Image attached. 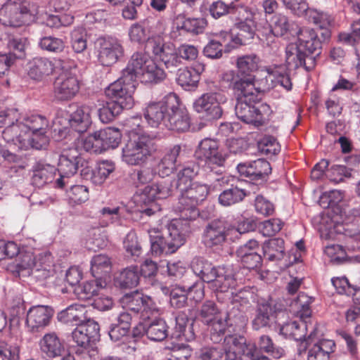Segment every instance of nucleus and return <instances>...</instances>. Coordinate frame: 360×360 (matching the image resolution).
<instances>
[{"label": "nucleus", "mask_w": 360, "mask_h": 360, "mask_svg": "<svg viewBox=\"0 0 360 360\" xmlns=\"http://www.w3.org/2000/svg\"><path fill=\"white\" fill-rule=\"evenodd\" d=\"M313 301L314 299L304 292L299 293L292 307L300 320L290 321L283 325L280 328V333L282 335L296 341L304 340L309 344L316 330V326L309 321L312 312L310 306Z\"/></svg>", "instance_id": "nucleus-1"}, {"label": "nucleus", "mask_w": 360, "mask_h": 360, "mask_svg": "<svg viewBox=\"0 0 360 360\" xmlns=\"http://www.w3.org/2000/svg\"><path fill=\"white\" fill-rule=\"evenodd\" d=\"M194 274L203 282L210 283V288L217 292H224L236 287V279L224 267L214 266L202 257H195L191 262Z\"/></svg>", "instance_id": "nucleus-2"}, {"label": "nucleus", "mask_w": 360, "mask_h": 360, "mask_svg": "<svg viewBox=\"0 0 360 360\" xmlns=\"http://www.w3.org/2000/svg\"><path fill=\"white\" fill-rule=\"evenodd\" d=\"M37 14V8L27 0H6L0 8V23L20 27L34 21Z\"/></svg>", "instance_id": "nucleus-3"}, {"label": "nucleus", "mask_w": 360, "mask_h": 360, "mask_svg": "<svg viewBox=\"0 0 360 360\" xmlns=\"http://www.w3.org/2000/svg\"><path fill=\"white\" fill-rule=\"evenodd\" d=\"M258 91L255 88V96H249L246 94L237 95V103L235 112L237 117L246 124L255 127L262 126L269 120L272 113L270 105L260 103L252 104L257 101Z\"/></svg>", "instance_id": "nucleus-4"}, {"label": "nucleus", "mask_w": 360, "mask_h": 360, "mask_svg": "<svg viewBox=\"0 0 360 360\" xmlns=\"http://www.w3.org/2000/svg\"><path fill=\"white\" fill-rule=\"evenodd\" d=\"M155 150L148 136H132L122 148V160L128 165H141L148 161Z\"/></svg>", "instance_id": "nucleus-5"}, {"label": "nucleus", "mask_w": 360, "mask_h": 360, "mask_svg": "<svg viewBox=\"0 0 360 360\" xmlns=\"http://www.w3.org/2000/svg\"><path fill=\"white\" fill-rule=\"evenodd\" d=\"M208 193L209 188L206 184L193 183L181 191L176 211L183 219L194 220L199 215L196 206L206 199Z\"/></svg>", "instance_id": "nucleus-6"}, {"label": "nucleus", "mask_w": 360, "mask_h": 360, "mask_svg": "<svg viewBox=\"0 0 360 360\" xmlns=\"http://www.w3.org/2000/svg\"><path fill=\"white\" fill-rule=\"evenodd\" d=\"M122 134L118 129L106 127L89 134L83 141L84 149L90 153H101L118 147Z\"/></svg>", "instance_id": "nucleus-7"}, {"label": "nucleus", "mask_w": 360, "mask_h": 360, "mask_svg": "<svg viewBox=\"0 0 360 360\" xmlns=\"http://www.w3.org/2000/svg\"><path fill=\"white\" fill-rule=\"evenodd\" d=\"M122 307L134 314L140 315L143 321H148L152 317L160 316V309L149 296L144 295L139 291L126 294L121 300Z\"/></svg>", "instance_id": "nucleus-8"}, {"label": "nucleus", "mask_w": 360, "mask_h": 360, "mask_svg": "<svg viewBox=\"0 0 360 360\" xmlns=\"http://www.w3.org/2000/svg\"><path fill=\"white\" fill-rule=\"evenodd\" d=\"M174 188L169 179H161L150 185L146 186L140 191L139 196L143 204L149 205L148 207L141 210V213L147 216H152L160 209L155 203L156 200L165 199L173 193Z\"/></svg>", "instance_id": "nucleus-9"}, {"label": "nucleus", "mask_w": 360, "mask_h": 360, "mask_svg": "<svg viewBox=\"0 0 360 360\" xmlns=\"http://www.w3.org/2000/svg\"><path fill=\"white\" fill-rule=\"evenodd\" d=\"M125 76L122 72L121 77L105 88V94L123 108L131 109L134 104L133 94L136 89V84Z\"/></svg>", "instance_id": "nucleus-10"}, {"label": "nucleus", "mask_w": 360, "mask_h": 360, "mask_svg": "<svg viewBox=\"0 0 360 360\" xmlns=\"http://www.w3.org/2000/svg\"><path fill=\"white\" fill-rule=\"evenodd\" d=\"M198 319L204 324L211 326L214 333H217L218 336L224 334L229 325L228 313L221 311L212 300L202 303L198 310Z\"/></svg>", "instance_id": "nucleus-11"}, {"label": "nucleus", "mask_w": 360, "mask_h": 360, "mask_svg": "<svg viewBox=\"0 0 360 360\" xmlns=\"http://www.w3.org/2000/svg\"><path fill=\"white\" fill-rule=\"evenodd\" d=\"M86 163L76 148L63 150L60 155L58 171L60 177L56 181V186L63 188L68 184L66 179L75 174L80 167Z\"/></svg>", "instance_id": "nucleus-12"}, {"label": "nucleus", "mask_w": 360, "mask_h": 360, "mask_svg": "<svg viewBox=\"0 0 360 360\" xmlns=\"http://www.w3.org/2000/svg\"><path fill=\"white\" fill-rule=\"evenodd\" d=\"M30 136V146L37 150L47 146L49 139L47 132L50 129L49 120L41 115H32L22 120Z\"/></svg>", "instance_id": "nucleus-13"}, {"label": "nucleus", "mask_w": 360, "mask_h": 360, "mask_svg": "<svg viewBox=\"0 0 360 360\" xmlns=\"http://www.w3.org/2000/svg\"><path fill=\"white\" fill-rule=\"evenodd\" d=\"M66 60L60 58L36 57L27 64V75L34 80L41 81L57 70H66Z\"/></svg>", "instance_id": "nucleus-14"}, {"label": "nucleus", "mask_w": 360, "mask_h": 360, "mask_svg": "<svg viewBox=\"0 0 360 360\" xmlns=\"http://www.w3.org/2000/svg\"><path fill=\"white\" fill-rule=\"evenodd\" d=\"M225 101V96L220 93H205L195 101L193 108L205 119L217 120L222 115L221 103Z\"/></svg>", "instance_id": "nucleus-15"}, {"label": "nucleus", "mask_w": 360, "mask_h": 360, "mask_svg": "<svg viewBox=\"0 0 360 360\" xmlns=\"http://www.w3.org/2000/svg\"><path fill=\"white\" fill-rule=\"evenodd\" d=\"M176 103V95L170 94L159 101L150 102L144 110V117L148 124L152 127H158L162 124L171 108Z\"/></svg>", "instance_id": "nucleus-16"}, {"label": "nucleus", "mask_w": 360, "mask_h": 360, "mask_svg": "<svg viewBox=\"0 0 360 360\" xmlns=\"http://www.w3.org/2000/svg\"><path fill=\"white\" fill-rule=\"evenodd\" d=\"M98 60L103 66L115 64L124 55L120 41L114 37H100L96 41Z\"/></svg>", "instance_id": "nucleus-17"}, {"label": "nucleus", "mask_w": 360, "mask_h": 360, "mask_svg": "<svg viewBox=\"0 0 360 360\" xmlns=\"http://www.w3.org/2000/svg\"><path fill=\"white\" fill-rule=\"evenodd\" d=\"M194 156L198 160L217 166H223L227 158V155L219 150L218 141L210 138H205L200 141Z\"/></svg>", "instance_id": "nucleus-18"}, {"label": "nucleus", "mask_w": 360, "mask_h": 360, "mask_svg": "<svg viewBox=\"0 0 360 360\" xmlns=\"http://www.w3.org/2000/svg\"><path fill=\"white\" fill-rule=\"evenodd\" d=\"M80 89V83L75 75L64 72L53 84L55 97L59 101H70L75 98Z\"/></svg>", "instance_id": "nucleus-19"}, {"label": "nucleus", "mask_w": 360, "mask_h": 360, "mask_svg": "<svg viewBox=\"0 0 360 360\" xmlns=\"http://www.w3.org/2000/svg\"><path fill=\"white\" fill-rule=\"evenodd\" d=\"M285 64L290 69L302 67L310 71L316 66V57L309 55L297 44L290 43L285 47Z\"/></svg>", "instance_id": "nucleus-20"}, {"label": "nucleus", "mask_w": 360, "mask_h": 360, "mask_svg": "<svg viewBox=\"0 0 360 360\" xmlns=\"http://www.w3.org/2000/svg\"><path fill=\"white\" fill-rule=\"evenodd\" d=\"M255 15L256 13L254 9L234 15L238 21L236 23V27L239 32L235 38L232 37L231 41L236 44L243 45L253 39L256 30Z\"/></svg>", "instance_id": "nucleus-21"}, {"label": "nucleus", "mask_w": 360, "mask_h": 360, "mask_svg": "<svg viewBox=\"0 0 360 360\" xmlns=\"http://www.w3.org/2000/svg\"><path fill=\"white\" fill-rule=\"evenodd\" d=\"M229 231L228 224L225 220H212L204 229L202 241L210 248L222 245L226 240Z\"/></svg>", "instance_id": "nucleus-22"}, {"label": "nucleus", "mask_w": 360, "mask_h": 360, "mask_svg": "<svg viewBox=\"0 0 360 360\" xmlns=\"http://www.w3.org/2000/svg\"><path fill=\"white\" fill-rule=\"evenodd\" d=\"M171 221L167 226V235L164 236L170 251L175 252L186 241V235L189 231L190 219H184L181 217Z\"/></svg>", "instance_id": "nucleus-23"}, {"label": "nucleus", "mask_w": 360, "mask_h": 360, "mask_svg": "<svg viewBox=\"0 0 360 360\" xmlns=\"http://www.w3.org/2000/svg\"><path fill=\"white\" fill-rule=\"evenodd\" d=\"M53 313L49 306H33L27 313L26 325L32 332H37L50 323Z\"/></svg>", "instance_id": "nucleus-24"}, {"label": "nucleus", "mask_w": 360, "mask_h": 360, "mask_svg": "<svg viewBox=\"0 0 360 360\" xmlns=\"http://www.w3.org/2000/svg\"><path fill=\"white\" fill-rule=\"evenodd\" d=\"M2 137L7 143L15 145L19 149L30 146V136L23 121H15L9 124L2 131Z\"/></svg>", "instance_id": "nucleus-25"}, {"label": "nucleus", "mask_w": 360, "mask_h": 360, "mask_svg": "<svg viewBox=\"0 0 360 360\" xmlns=\"http://www.w3.org/2000/svg\"><path fill=\"white\" fill-rule=\"evenodd\" d=\"M237 169L241 176L249 178L252 181H263L271 172L270 163L264 159L240 163Z\"/></svg>", "instance_id": "nucleus-26"}, {"label": "nucleus", "mask_w": 360, "mask_h": 360, "mask_svg": "<svg viewBox=\"0 0 360 360\" xmlns=\"http://www.w3.org/2000/svg\"><path fill=\"white\" fill-rule=\"evenodd\" d=\"M165 127L169 130L178 132L187 131L190 127V118L186 108L180 104L176 96V103L171 108L165 120Z\"/></svg>", "instance_id": "nucleus-27"}, {"label": "nucleus", "mask_w": 360, "mask_h": 360, "mask_svg": "<svg viewBox=\"0 0 360 360\" xmlns=\"http://www.w3.org/2000/svg\"><path fill=\"white\" fill-rule=\"evenodd\" d=\"M319 32L310 27H302L297 32V44L309 55L316 58L321 53L322 42L319 37Z\"/></svg>", "instance_id": "nucleus-28"}, {"label": "nucleus", "mask_w": 360, "mask_h": 360, "mask_svg": "<svg viewBox=\"0 0 360 360\" xmlns=\"http://www.w3.org/2000/svg\"><path fill=\"white\" fill-rule=\"evenodd\" d=\"M99 325L94 320H88L86 322L79 324L72 333V338L74 342L82 348H86L91 340L99 334Z\"/></svg>", "instance_id": "nucleus-29"}, {"label": "nucleus", "mask_w": 360, "mask_h": 360, "mask_svg": "<svg viewBox=\"0 0 360 360\" xmlns=\"http://www.w3.org/2000/svg\"><path fill=\"white\" fill-rule=\"evenodd\" d=\"M224 341L226 343L224 354H226V356L235 354L240 358L255 356L257 352L255 345L247 344L243 336L230 335L226 337Z\"/></svg>", "instance_id": "nucleus-30"}, {"label": "nucleus", "mask_w": 360, "mask_h": 360, "mask_svg": "<svg viewBox=\"0 0 360 360\" xmlns=\"http://www.w3.org/2000/svg\"><path fill=\"white\" fill-rule=\"evenodd\" d=\"M222 80L230 83V86L236 95L245 93L249 96H255V86L253 78H242L238 72L235 73L231 70L223 74Z\"/></svg>", "instance_id": "nucleus-31"}, {"label": "nucleus", "mask_w": 360, "mask_h": 360, "mask_svg": "<svg viewBox=\"0 0 360 360\" xmlns=\"http://www.w3.org/2000/svg\"><path fill=\"white\" fill-rule=\"evenodd\" d=\"M129 331L127 328L112 323L108 332L110 340L127 354H132L136 351V343L133 338H130Z\"/></svg>", "instance_id": "nucleus-32"}, {"label": "nucleus", "mask_w": 360, "mask_h": 360, "mask_svg": "<svg viewBox=\"0 0 360 360\" xmlns=\"http://www.w3.org/2000/svg\"><path fill=\"white\" fill-rule=\"evenodd\" d=\"M70 127L78 133H84L88 130L92 123L91 108L82 105L72 112L68 119Z\"/></svg>", "instance_id": "nucleus-33"}, {"label": "nucleus", "mask_w": 360, "mask_h": 360, "mask_svg": "<svg viewBox=\"0 0 360 360\" xmlns=\"http://www.w3.org/2000/svg\"><path fill=\"white\" fill-rule=\"evenodd\" d=\"M151 59L146 53L136 52L131 56L127 67L122 72L125 74V77H129V80L136 82V79H139L141 74L145 72L146 65Z\"/></svg>", "instance_id": "nucleus-34"}, {"label": "nucleus", "mask_w": 360, "mask_h": 360, "mask_svg": "<svg viewBox=\"0 0 360 360\" xmlns=\"http://www.w3.org/2000/svg\"><path fill=\"white\" fill-rule=\"evenodd\" d=\"M181 146L174 145L169 148L157 165L158 174L164 178L172 174L176 169L177 159L180 156Z\"/></svg>", "instance_id": "nucleus-35"}, {"label": "nucleus", "mask_w": 360, "mask_h": 360, "mask_svg": "<svg viewBox=\"0 0 360 360\" xmlns=\"http://www.w3.org/2000/svg\"><path fill=\"white\" fill-rule=\"evenodd\" d=\"M205 21L202 18H186L184 15H178L174 20V29L181 33H202L204 29ZM172 37H177L176 31H172Z\"/></svg>", "instance_id": "nucleus-36"}, {"label": "nucleus", "mask_w": 360, "mask_h": 360, "mask_svg": "<svg viewBox=\"0 0 360 360\" xmlns=\"http://www.w3.org/2000/svg\"><path fill=\"white\" fill-rule=\"evenodd\" d=\"M56 168L49 164L37 162L32 169V184L37 188L51 183L56 174Z\"/></svg>", "instance_id": "nucleus-37"}, {"label": "nucleus", "mask_w": 360, "mask_h": 360, "mask_svg": "<svg viewBox=\"0 0 360 360\" xmlns=\"http://www.w3.org/2000/svg\"><path fill=\"white\" fill-rule=\"evenodd\" d=\"M86 311L84 304L75 303L60 311L57 318L59 321L64 323L79 326L84 321Z\"/></svg>", "instance_id": "nucleus-38"}, {"label": "nucleus", "mask_w": 360, "mask_h": 360, "mask_svg": "<svg viewBox=\"0 0 360 360\" xmlns=\"http://www.w3.org/2000/svg\"><path fill=\"white\" fill-rule=\"evenodd\" d=\"M335 343L332 340H321L309 348L307 360H329L335 350Z\"/></svg>", "instance_id": "nucleus-39"}, {"label": "nucleus", "mask_w": 360, "mask_h": 360, "mask_svg": "<svg viewBox=\"0 0 360 360\" xmlns=\"http://www.w3.org/2000/svg\"><path fill=\"white\" fill-rule=\"evenodd\" d=\"M259 57L255 53H250L238 56L236 65L242 78L252 77L255 80L252 73L259 69Z\"/></svg>", "instance_id": "nucleus-40"}, {"label": "nucleus", "mask_w": 360, "mask_h": 360, "mask_svg": "<svg viewBox=\"0 0 360 360\" xmlns=\"http://www.w3.org/2000/svg\"><path fill=\"white\" fill-rule=\"evenodd\" d=\"M40 349L49 358L60 356L64 349L63 345L55 333H46L39 342Z\"/></svg>", "instance_id": "nucleus-41"}, {"label": "nucleus", "mask_w": 360, "mask_h": 360, "mask_svg": "<svg viewBox=\"0 0 360 360\" xmlns=\"http://www.w3.org/2000/svg\"><path fill=\"white\" fill-rule=\"evenodd\" d=\"M37 254L32 249L20 251L13 273L18 276H29L34 270Z\"/></svg>", "instance_id": "nucleus-42"}, {"label": "nucleus", "mask_w": 360, "mask_h": 360, "mask_svg": "<svg viewBox=\"0 0 360 360\" xmlns=\"http://www.w3.org/2000/svg\"><path fill=\"white\" fill-rule=\"evenodd\" d=\"M285 242L281 238H275L265 242L262 246L264 255L269 261L281 260L284 257Z\"/></svg>", "instance_id": "nucleus-43"}, {"label": "nucleus", "mask_w": 360, "mask_h": 360, "mask_svg": "<svg viewBox=\"0 0 360 360\" xmlns=\"http://www.w3.org/2000/svg\"><path fill=\"white\" fill-rule=\"evenodd\" d=\"M139 278V269L136 266H131L121 271L115 282L121 288H130L138 285Z\"/></svg>", "instance_id": "nucleus-44"}, {"label": "nucleus", "mask_w": 360, "mask_h": 360, "mask_svg": "<svg viewBox=\"0 0 360 360\" xmlns=\"http://www.w3.org/2000/svg\"><path fill=\"white\" fill-rule=\"evenodd\" d=\"M153 318L155 319L147 326L146 335L153 341H162L168 336V326L163 319H157L158 316Z\"/></svg>", "instance_id": "nucleus-45"}, {"label": "nucleus", "mask_w": 360, "mask_h": 360, "mask_svg": "<svg viewBox=\"0 0 360 360\" xmlns=\"http://www.w3.org/2000/svg\"><path fill=\"white\" fill-rule=\"evenodd\" d=\"M115 170V164L114 162L111 160L100 161L92 172L91 181L95 185H102Z\"/></svg>", "instance_id": "nucleus-46"}, {"label": "nucleus", "mask_w": 360, "mask_h": 360, "mask_svg": "<svg viewBox=\"0 0 360 360\" xmlns=\"http://www.w3.org/2000/svg\"><path fill=\"white\" fill-rule=\"evenodd\" d=\"M246 195L245 189L231 185V188L220 193L218 200L222 206L229 207L241 202Z\"/></svg>", "instance_id": "nucleus-47"}, {"label": "nucleus", "mask_w": 360, "mask_h": 360, "mask_svg": "<svg viewBox=\"0 0 360 360\" xmlns=\"http://www.w3.org/2000/svg\"><path fill=\"white\" fill-rule=\"evenodd\" d=\"M146 68L145 72L139 79L142 83L158 84L162 82L166 77L164 70L160 68L153 59L148 61Z\"/></svg>", "instance_id": "nucleus-48"}, {"label": "nucleus", "mask_w": 360, "mask_h": 360, "mask_svg": "<svg viewBox=\"0 0 360 360\" xmlns=\"http://www.w3.org/2000/svg\"><path fill=\"white\" fill-rule=\"evenodd\" d=\"M257 349L256 355L259 352H265L275 359H280L285 355V350L280 347H276L272 339L266 335H261L255 345Z\"/></svg>", "instance_id": "nucleus-49"}, {"label": "nucleus", "mask_w": 360, "mask_h": 360, "mask_svg": "<svg viewBox=\"0 0 360 360\" xmlns=\"http://www.w3.org/2000/svg\"><path fill=\"white\" fill-rule=\"evenodd\" d=\"M275 311L269 303H261L258 304L257 314L252 321V327L255 330L269 326L274 317Z\"/></svg>", "instance_id": "nucleus-50"}, {"label": "nucleus", "mask_w": 360, "mask_h": 360, "mask_svg": "<svg viewBox=\"0 0 360 360\" xmlns=\"http://www.w3.org/2000/svg\"><path fill=\"white\" fill-rule=\"evenodd\" d=\"M198 174V166L190 164L184 166L176 174V188L182 191L191 186L192 181Z\"/></svg>", "instance_id": "nucleus-51"}, {"label": "nucleus", "mask_w": 360, "mask_h": 360, "mask_svg": "<svg viewBox=\"0 0 360 360\" xmlns=\"http://www.w3.org/2000/svg\"><path fill=\"white\" fill-rule=\"evenodd\" d=\"M219 37L222 39L221 41L211 40L204 48L203 53L205 56L210 58H219L222 56L223 44L226 41L232 39V35L228 32H221Z\"/></svg>", "instance_id": "nucleus-52"}, {"label": "nucleus", "mask_w": 360, "mask_h": 360, "mask_svg": "<svg viewBox=\"0 0 360 360\" xmlns=\"http://www.w3.org/2000/svg\"><path fill=\"white\" fill-rule=\"evenodd\" d=\"M172 45L173 44L172 43H165L160 37H155L148 38L146 48L162 61L164 56L167 52V50L170 49V46Z\"/></svg>", "instance_id": "nucleus-53"}, {"label": "nucleus", "mask_w": 360, "mask_h": 360, "mask_svg": "<svg viewBox=\"0 0 360 360\" xmlns=\"http://www.w3.org/2000/svg\"><path fill=\"white\" fill-rule=\"evenodd\" d=\"M118 103L109 101L98 110V117L103 123L112 122L124 110Z\"/></svg>", "instance_id": "nucleus-54"}, {"label": "nucleus", "mask_w": 360, "mask_h": 360, "mask_svg": "<svg viewBox=\"0 0 360 360\" xmlns=\"http://www.w3.org/2000/svg\"><path fill=\"white\" fill-rule=\"evenodd\" d=\"M70 43L73 51L77 53H82L86 49V31L84 27L75 28L70 33Z\"/></svg>", "instance_id": "nucleus-55"}, {"label": "nucleus", "mask_w": 360, "mask_h": 360, "mask_svg": "<svg viewBox=\"0 0 360 360\" xmlns=\"http://www.w3.org/2000/svg\"><path fill=\"white\" fill-rule=\"evenodd\" d=\"M176 82L184 89L191 90L197 87L199 80L197 74H193L188 68H186L178 70Z\"/></svg>", "instance_id": "nucleus-56"}, {"label": "nucleus", "mask_w": 360, "mask_h": 360, "mask_svg": "<svg viewBox=\"0 0 360 360\" xmlns=\"http://www.w3.org/2000/svg\"><path fill=\"white\" fill-rule=\"evenodd\" d=\"M101 288V285L96 280L86 281L75 289V292L79 300H89L96 295Z\"/></svg>", "instance_id": "nucleus-57"}, {"label": "nucleus", "mask_w": 360, "mask_h": 360, "mask_svg": "<svg viewBox=\"0 0 360 360\" xmlns=\"http://www.w3.org/2000/svg\"><path fill=\"white\" fill-rule=\"evenodd\" d=\"M345 246L350 251L360 250V230L356 226L344 228Z\"/></svg>", "instance_id": "nucleus-58"}, {"label": "nucleus", "mask_w": 360, "mask_h": 360, "mask_svg": "<svg viewBox=\"0 0 360 360\" xmlns=\"http://www.w3.org/2000/svg\"><path fill=\"white\" fill-rule=\"evenodd\" d=\"M110 268V258L105 255L94 256L91 262V271L94 277L98 278L103 273H106Z\"/></svg>", "instance_id": "nucleus-59"}, {"label": "nucleus", "mask_w": 360, "mask_h": 360, "mask_svg": "<svg viewBox=\"0 0 360 360\" xmlns=\"http://www.w3.org/2000/svg\"><path fill=\"white\" fill-rule=\"evenodd\" d=\"M350 176V170L344 165H333L326 172V177L335 184L342 182L345 178Z\"/></svg>", "instance_id": "nucleus-60"}, {"label": "nucleus", "mask_w": 360, "mask_h": 360, "mask_svg": "<svg viewBox=\"0 0 360 360\" xmlns=\"http://www.w3.org/2000/svg\"><path fill=\"white\" fill-rule=\"evenodd\" d=\"M39 46L42 50L55 53L63 52L65 47L62 39L51 36L41 38Z\"/></svg>", "instance_id": "nucleus-61"}, {"label": "nucleus", "mask_w": 360, "mask_h": 360, "mask_svg": "<svg viewBox=\"0 0 360 360\" xmlns=\"http://www.w3.org/2000/svg\"><path fill=\"white\" fill-rule=\"evenodd\" d=\"M69 202L73 205H79L89 199V189L83 185H75L67 192Z\"/></svg>", "instance_id": "nucleus-62"}, {"label": "nucleus", "mask_w": 360, "mask_h": 360, "mask_svg": "<svg viewBox=\"0 0 360 360\" xmlns=\"http://www.w3.org/2000/svg\"><path fill=\"white\" fill-rule=\"evenodd\" d=\"M233 9L236 8L233 4H226L223 1L218 0L210 4L209 12L212 18L218 19L229 14L233 15Z\"/></svg>", "instance_id": "nucleus-63"}, {"label": "nucleus", "mask_w": 360, "mask_h": 360, "mask_svg": "<svg viewBox=\"0 0 360 360\" xmlns=\"http://www.w3.org/2000/svg\"><path fill=\"white\" fill-rule=\"evenodd\" d=\"M283 224V222L278 218L265 220L260 224L259 231L264 236H273L282 229Z\"/></svg>", "instance_id": "nucleus-64"}]
</instances>
